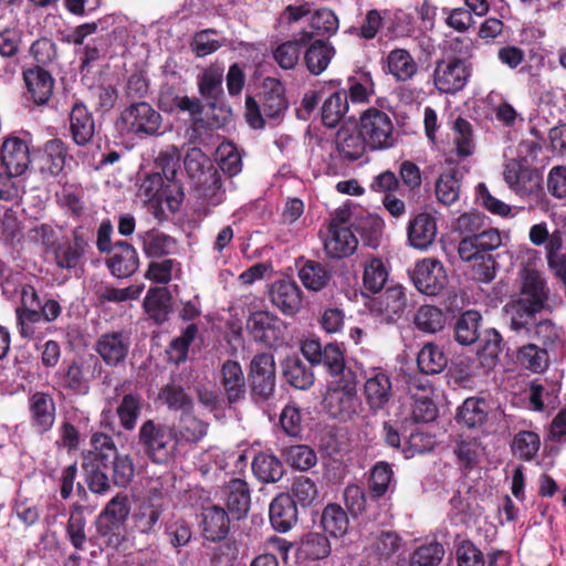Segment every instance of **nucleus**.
Segmentation results:
<instances>
[{"instance_id":"obj_49","label":"nucleus","mask_w":566,"mask_h":566,"mask_svg":"<svg viewBox=\"0 0 566 566\" xmlns=\"http://www.w3.org/2000/svg\"><path fill=\"white\" fill-rule=\"evenodd\" d=\"M323 365L331 376L346 378L352 377V371L346 370L344 353L337 344H327L324 346L322 358L317 365Z\"/></svg>"},{"instance_id":"obj_5","label":"nucleus","mask_w":566,"mask_h":566,"mask_svg":"<svg viewBox=\"0 0 566 566\" xmlns=\"http://www.w3.org/2000/svg\"><path fill=\"white\" fill-rule=\"evenodd\" d=\"M250 396L256 403L269 401L275 391V360L269 353L256 354L248 374Z\"/></svg>"},{"instance_id":"obj_28","label":"nucleus","mask_w":566,"mask_h":566,"mask_svg":"<svg viewBox=\"0 0 566 566\" xmlns=\"http://www.w3.org/2000/svg\"><path fill=\"white\" fill-rule=\"evenodd\" d=\"M407 231L410 245L426 250L437 237V221L431 214L422 212L409 221Z\"/></svg>"},{"instance_id":"obj_43","label":"nucleus","mask_w":566,"mask_h":566,"mask_svg":"<svg viewBox=\"0 0 566 566\" xmlns=\"http://www.w3.org/2000/svg\"><path fill=\"white\" fill-rule=\"evenodd\" d=\"M336 147L343 159L354 161L363 157L368 145L360 132L356 134L340 128L336 135Z\"/></svg>"},{"instance_id":"obj_10","label":"nucleus","mask_w":566,"mask_h":566,"mask_svg":"<svg viewBox=\"0 0 566 566\" xmlns=\"http://www.w3.org/2000/svg\"><path fill=\"white\" fill-rule=\"evenodd\" d=\"M164 511L165 505L159 496L143 499L133 511L132 531L146 536L156 535Z\"/></svg>"},{"instance_id":"obj_29","label":"nucleus","mask_w":566,"mask_h":566,"mask_svg":"<svg viewBox=\"0 0 566 566\" xmlns=\"http://www.w3.org/2000/svg\"><path fill=\"white\" fill-rule=\"evenodd\" d=\"M271 300L284 314L293 315L301 308L302 291L295 282L279 281L272 285Z\"/></svg>"},{"instance_id":"obj_35","label":"nucleus","mask_w":566,"mask_h":566,"mask_svg":"<svg viewBox=\"0 0 566 566\" xmlns=\"http://www.w3.org/2000/svg\"><path fill=\"white\" fill-rule=\"evenodd\" d=\"M203 535L209 541H220L229 533V516L224 509L212 505L202 512Z\"/></svg>"},{"instance_id":"obj_16","label":"nucleus","mask_w":566,"mask_h":566,"mask_svg":"<svg viewBox=\"0 0 566 566\" xmlns=\"http://www.w3.org/2000/svg\"><path fill=\"white\" fill-rule=\"evenodd\" d=\"M544 307H536L535 303L517 298L509 302L504 307L505 318L512 331L517 334L531 335L536 314Z\"/></svg>"},{"instance_id":"obj_41","label":"nucleus","mask_w":566,"mask_h":566,"mask_svg":"<svg viewBox=\"0 0 566 566\" xmlns=\"http://www.w3.org/2000/svg\"><path fill=\"white\" fill-rule=\"evenodd\" d=\"M144 306L155 323L161 324L166 322L171 311L169 292L165 287L150 289L145 297Z\"/></svg>"},{"instance_id":"obj_39","label":"nucleus","mask_w":566,"mask_h":566,"mask_svg":"<svg viewBox=\"0 0 566 566\" xmlns=\"http://www.w3.org/2000/svg\"><path fill=\"white\" fill-rule=\"evenodd\" d=\"M308 44L304 53L305 65L312 74L319 75L329 65L335 50L323 40L311 41Z\"/></svg>"},{"instance_id":"obj_60","label":"nucleus","mask_w":566,"mask_h":566,"mask_svg":"<svg viewBox=\"0 0 566 566\" xmlns=\"http://www.w3.org/2000/svg\"><path fill=\"white\" fill-rule=\"evenodd\" d=\"M482 343L479 358L483 366L490 368L495 365L502 352V336L497 331L489 329L485 332Z\"/></svg>"},{"instance_id":"obj_59","label":"nucleus","mask_w":566,"mask_h":566,"mask_svg":"<svg viewBox=\"0 0 566 566\" xmlns=\"http://www.w3.org/2000/svg\"><path fill=\"white\" fill-rule=\"evenodd\" d=\"M530 338L536 339L547 350L553 348L560 339V328L556 324L548 319L535 321L532 326L531 335H526Z\"/></svg>"},{"instance_id":"obj_8","label":"nucleus","mask_w":566,"mask_h":566,"mask_svg":"<svg viewBox=\"0 0 566 566\" xmlns=\"http://www.w3.org/2000/svg\"><path fill=\"white\" fill-rule=\"evenodd\" d=\"M117 125L126 133L151 136L159 134L161 115L146 102L133 103L122 112Z\"/></svg>"},{"instance_id":"obj_46","label":"nucleus","mask_w":566,"mask_h":566,"mask_svg":"<svg viewBox=\"0 0 566 566\" xmlns=\"http://www.w3.org/2000/svg\"><path fill=\"white\" fill-rule=\"evenodd\" d=\"M321 524L331 536L342 537L348 531L349 520L339 505L328 504L322 513Z\"/></svg>"},{"instance_id":"obj_1","label":"nucleus","mask_w":566,"mask_h":566,"mask_svg":"<svg viewBox=\"0 0 566 566\" xmlns=\"http://www.w3.org/2000/svg\"><path fill=\"white\" fill-rule=\"evenodd\" d=\"M503 244L501 231L495 228L484 229L476 235L463 237L458 245L462 261L473 262V275L481 282H491L496 274L497 262L490 253Z\"/></svg>"},{"instance_id":"obj_27","label":"nucleus","mask_w":566,"mask_h":566,"mask_svg":"<svg viewBox=\"0 0 566 566\" xmlns=\"http://www.w3.org/2000/svg\"><path fill=\"white\" fill-rule=\"evenodd\" d=\"M70 130L72 139L78 146L87 145L95 134L92 113L82 102H76L70 112Z\"/></svg>"},{"instance_id":"obj_52","label":"nucleus","mask_w":566,"mask_h":566,"mask_svg":"<svg viewBox=\"0 0 566 566\" xmlns=\"http://www.w3.org/2000/svg\"><path fill=\"white\" fill-rule=\"evenodd\" d=\"M453 144L455 154L460 158H467L474 153L475 143L472 125L459 117L453 124Z\"/></svg>"},{"instance_id":"obj_2","label":"nucleus","mask_w":566,"mask_h":566,"mask_svg":"<svg viewBox=\"0 0 566 566\" xmlns=\"http://www.w3.org/2000/svg\"><path fill=\"white\" fill-rule=\"evenodd\" d=\"M138 443L144 453L158 464H167L178 453L177 442L174 436V426L146 420L138 431Z\"/></svg>"},{"instance_id":"obj_17","label":"nucleus","mask_w":566,"mask_h":566,"mask_svg":"<svg viewBox=\"0 0 566 566\" xmlns=\"http://www.w3.org/2000/svg\"><path fill=\"white\" fill-rule=\"evenodd\" d=\"M66 158V144L59 138L50 139L40 151L38 158L39 171L44 177H56L63 171Z\"/></svg>"},{"instance_id":"obj_21","label":"nucleus","mask_w":566,"mask_h":566,"mask_svg":"<svg viewBox=\"0 0 566 566\" xmlns=\"http://www.w3.org/2000/svg\"><path fill=\"white\" fill-rule=\"evenodd\" d=\"M88 368L90 364L87 360H73L56 371V382L60 387L73 392L86 394L90 388Z\"/></svg>"},{"instance_id":"obj_6","label":"nucleus","mask_w":566,"mask_h":566,"mask_svg":"<svg viewBox=\"0 0 566 566\" xmlns=\"http://www.w3.org/2000/svg\"><path fill=\"white\" fill-rule=\"evenodd\" d=\"M130 513L129 500L125 494L114 496L96 520V532L108 546L117 547L122 542L120 527Z\"/></svg>"},{"instance_id":"obj_9","label":"nucleus","mask_w":566,"mask_h":566,"mask_svg":"<svg viewBox=\"0 0 566 566\" xmlns=\"http://www.w3.org/2000/svg\"><path fill=\"white\" fill-rule=\"evenodd\" d=\"M88 248V231L77 227L72 231L71 238L52 245L49 254L59 269L71 271L81 264Z\"/></svg>"},{"instance_id":"obj_40","label":"nucleus","mask_w":566,"mask_h":566,"mask_svg":"<svg viewBox=\"0 0 566 566\" xmlns=\"http://www.w3.org/2000/svg\"><path fill=\"white\" fill-rule=\"evenodd\" d=\"M252 471L255 478L263 483H275L284 474V468L280 459L268 453H259L254 457Z\"/></svg>"},{"instance_id":"obj_54","label":"nucleus","mask_w":566,"mask_h":566,"mask_svg":"<svg viewBox=\"0 0 566 566\" xmlns=\"http://www.w3.org/2000/svg\"><path fill=\"white\" fill-rule=\"evenodd\" d=\"M388 279V271L380 259H371L364 266L363 286L371 293L382 290Z\"/></svg>"},{"instance_id":"obj_20","label":"nucleus","mask_w":566,"mask_h":566,"mask_svg":"<svg viewBox=\"0 0 566 566\" xmlns=\"http://www.w3.org/2000/svg\"><path fill=\"white\" fill-rule=\"evenodd\" d=\"M106 264L111 273L119 279L133 275L139 265V260L134 247L126 241H117Z\"/></svg>"},{"instance_id":"obj_45","label":"nucleus","mask_w":566,"mask_h":566,"mask_svg":"<svg viewBox=\"0 0 566 566\" xmlns=\"http://www.w3.org/2000/svg\"><path fill=\"white\" fill-rule=\"evenodd\" d=\"M197 189L199 191V196L212 206L221 203L224 199L221 175L211 165L208 166L203 178L197 181Z\"/></svg>"},{"instance_id":"obj_55","label":"nucleus","mask_w":566,"mask_h":566,"mask_svg":"<svg viewBox=\"0 0 566 566\" xmlns=\"http://www.w3.org/2000/svg\"><path fill=\"white\" fill-rule=\"evenodd\" d=\"M413 323L424 333H437L443 328L446 317L438 307L423 305L417 311Z\"/></svg>"},{"instance_id":"obj_57","label":"nucleus","mask_w":566,"mask_h":566,"mask_svg":"<svg viewBox=\"0 0 566 566\" xmlns=\"http://www.w3.org/2000/svg\"><path fill=\"white\" fill-rule=\"evenodd\" d=\"M292 499L303 507L312 505L318 500L316 483L304 475L296 476L291 486Z\"/></svg>"},{"instance_id":"obj_11","label":"nucleus","mask_w":566,"mask_h":566,"mask_svg":"<svg viewBox=\"0 0 566 566\" xmlns=\"http://www.w3.org/2000/svg\"><path fill=\"white\" fill-rule=\"evenodd\" d=\"M468 77L469 71L463 60L450 59L437 62L433 78L440 92L453 94L461 91Z\"/></svg>"},{"instance_id":"obj_25","label":"nucleus","mask_w":566,"mask_h":566,"mask_svg":"<svg viewBox=\"0 0 566 566\" xmlns=\"http://www.w3.org/2000/svg\"><path fill=\"white\" fill-rule=\"evenodd\" d=\"M31 423L38 432L49 431L55 421V403L51 395L35 392L29 399Z\"/></svg>"},{"instance_id":"obj_19","label":"nucleus","mask_w":566,"mask_h":566,"mask_svg":"<svg viewBox=\"0 0 566 566\" xmlns=\"http://www.w3.org/2000/svg\"><path fill=\"white\" fill-rule=\"evenodd\" d=\"M247 329L254 340L271 345L281 335V321L268 311L254 312L247 321Z\"/></svg>"},{"instance_id":"obj_37","label":"nucleus","mask_w":566,"mask_h":566,"mask_svg":"<svg viewBox=\"0 0 566 566\" xmlns=\"http://www.w3.org/2000/svg\"><path fill=\"white\" fill-rule=\"evenodd\" d=\"M349 111L348 94L337 91L327 97L322 106V122L327 127H336L345 120Z\"/></svg>"},{"instance_id":"obj_38","label":"nucleus","mask_w":566,"mask_h":566,"mask_svg":"<svg viewBox=\"0 0 566 566\" xmlns=\"http://www.w3.org/2000/svg\"><path fill=\"white\" fill-rule=\"evenodd\" d=\"M298 277L308 291L318 292L325 289L332 280V271L326 265L307 260L298 270Z\"/></svg>"},{"instance_id":"obj_26","label":"nucleus","mask_w":566,"mask_h":566,"mask_svg":"<svg viewBox=\"0 0 566 566\" xmlns=\"http://www.w3.org/2000/svg\"><path fill=\"white\" fill-rule=\"evenodd\" d=\"M269 515L273 528L285 533L297 522L296 503L290 494H279L270 504Z\"/></svg>"},{"instance_id":"obj_12","label":"nucleus","mask_w":566,"mask_h":566,"mask_svg":"<svg viewBox=\"0 0 566 566\" xmlns=\"http://www.w3.org/2000/svg\"><path fill=\"white\" fill-rule=\"evenodd\" d=\"M412 281L419 292L427 295H437L447 284L446 270L439 261L424 259L417 263Z\"/></svg>"},{"instance_id":"obj_30","label":"nucleus","mask_w":566,"mask_h":566,"mask_svg":"<svg viewBox=\"0 0 566 566\" xmlns=\"http://www.w3.org/2000/svg\"><path fill=\"white\" fill-rule=\"evenodd\" d=\"M313 40V32L301 31L292 40L279 45L273 51L275 62L284 70H292L300 60L301 49Z\"/></svg>"},{"instance_id":"obj_42","label":"nucleus","mask_w":566,"mask_h":566,"mask_svg":"<svg viewBox=\"0 0 566 566\" xmlns=\"http://www.w3.org/2000/svg\"><path fill=\"white\" fill-rule=\"evenodd\" d=\"M526 184L517 188L515 192L520 198L526 200L530 210L541 209L547 211L549 201L542 185V177L538 172L526 177Z\"/></svg>"},{"instance_id":"obj_23","label":"nucleus","mask_w":566,"mask_h":566,"mask_svg":"<svg viewBox=\"0 0 566 566\" xmlns=\"http://www.w3.org/2000/svg\"><path fill=\"white\" fill-rule=\"evenodd\" d=\"M221 386L229 403H237L245 398V377L238 361L229 359L222 364Z\"/></svg>"},{"instance_id":"obj_7","label":"nucleus","mask_w":566,"mask_h":566,"mask_svg":"<svg viewBox=\"0 0 566 566\" xmlns=\"http://www.w3.org/2000/svg\"><path fill=\"white\" fill-rule=\"evenodd\" d=\"M324 408L331 417L343 421L352 419L360 406L356 386L349 378L331 385L323 399Z\"/></svg>"},{"instance_id":"obj_56","label":"nucleus","mask_w":566,"mask_h":566,"mask_svg":"<svg viewBox=\"0 0 566 566\" xmlns=\"http://www.w3.org/2000/svg\"><path fill=\"white\" fill-rule=\"evenodd\" d=\"M159 399L170 409L189 412L192 409V399L185 390L175 384L166 385L159 392Z\"/></svg>"},{"instance_id":"obj_53","label":"nucleus","mask_w":566,"mask_h":566,"mask_svg":"<svg viewBox=\"0 0 566 566\" xmlns=\"http://www.w3.org/2000/svg\"><path fill=\"white\" fill-rule=\"evenodd\" d=\"M140 412L142 399L139 396L133 394L125 395L116 408L119 423L127 431L135 429Z\"/></svg>"},{"instance_id":"obj_32","label":"nucleus","mask_w":566,"mask_h":566,"mask_svg":"<svg viewBox=\"0 0 566 566\" xmlns=\"http://www.w3.org/2000/svg\"><path fill=\"white\" fill-rule=\"evenodd\" d=\"M209 424L189 412L180 416L178 424L174 426V436L177 447L185 443H198L208 433Z\"/></svg>"},{"instance_id":"obj_33","label":"nucleus","mask_w":566,"mask_h":566,"mask_svg":"<svg viewBox=\"0 0 566 566\" xmlns=\"http://www.w3.org/2000/svg\"><path fill=\"white\" fill-rule=\"evenodd\" d=\"M285 380L294 388L306 390L314 384V373L298 356H287L282 363Z\"/></svg>"},{"instance_id":"obj_48","label":"nucleus","mask_w":566,"mask_h":566,"mask_svg":"<svg viewBox=\"0 0 566 566\" xmlns=\"http://www.w3.org/2000/svg\"><path fill=\"white\" fill-rule=\"evenodd\" d=\"M489 403L484 399L468 398L461 406L458 417L469 428L482 426L489 415Z\"/></svg>"},{"instance_id":"obj_62","label":"nucleus","mask_w":566,"mask_h":566,"mask_svg":"<svg viewBox=\"0 0 566 566\" xmlns=\"http://www.w3.org/2000/svg\"><path fill=\"white\" fill-rule=\"evenodd\" d=\"M223 70L220 67H209L198 78L200 94L210 99H217L222 92Z\"/></svg>"},{"instance_id":"obj_14","label":"nucleus","mask_w":566,"mask_h":566,"mask_svg":"<svg viewBox=\"0 0 566 566\" xmlns=\"http://www.w3.org/2000/svg\"><path fill=\"white\" fill-rule=\"evenodd\" d=\"M130 347V337L126 332H111L99 336L95 350L108 366L124 363Z\"/></svg>"},{"instance_id":"obj_50","label":"nucleus","mask_w":566,"mask_h":566,"mask_svg":"<svg viewBox=\"0 0 566 566\" xmlns=\"http://www.w3.org/2000/svg\"><path fill=\"white\" fill-rule=\"evenodd\" d=\"M417 364L422 374H439L447 366V357L437 345L428 343L418 353Z\"/></svg>"},{"instance_id":"obj_4","label":"nucleus","mask_w":566,"mask_h":566,"mask_svg":"<svg viewBox=\"0 0 566 566\" xmlns=\"http://www.w3.org/2000/svg\"><path fill=\"white\" fill-rule=\"evenodd\" d=\"M359 130L371 150H385L394 147V123L384 111L371 107L360 116Z\"/></svg>"},{"instance_id":"obj_24","label":"nucleus","mask_w":566,"mask_h":566,"mask_svg":"<svg viewBox=\"0 0 566 566\" xmlns=\"http://www.w3.org/2000/svg\"><path fill=\"white\" fill-rule=\"evenodd\" d=\"M23 80L28 94L36 105L45 104L54 87L52 75L41 66L30 67L23 71Z\"/></svg>"},{"instance_id":"obj_44","label":"nucleus","mask_w":566,"mask_h":566,"mask_svg":"<svg viewBox=\"0 0 566 566\" xmlns=\"http://www.w3.org/2000/svg\"><path fill=\"white\" fill-rule=\"evenodd\" d=\"M481 315L476 311H467L457 319L454 325L455 340L469 346L474 344L480 337Z\"/></svg>"},{"instance_id":"obj_31","label":"nucleus","mask_w":566,"mask_h":566,"mask_svg":"<svg viewBox=\"0 0 566 566\" xmlns=\"http://www.w3.org/2000/svg\"><path fill=\"white\" fill-rule=\"evenodd\" d=\"M384 72L392 75L397 81L405 82L417 74L418 65L407 50L395 49L386 57Z\"/></svg>"},{"instance_id":"obj_51","label":"nucleus","mask_w":566,"mask_h":566,"mask_svg":"<svg viewBox=\"0 0 566 566\" xmlns=\"http://www.w3.org/2000/svg\"><path fill=\"white\" fill-rule=\"evenodd\" d=\"M548 350L535 344H527L517 352L518 363L533 373L544 371L549 364Z\"/></svg>"},{"instance_id":"obj_18","label":"nucleus","mask_w":566,"mask_h":566,"mask_svg":"<svg viewBox=\"0 0 566 566\" xmlns=\"http://www.w3.org/2000/svg\"><path fill=\"white\" fill-rule=\"evenodd\" d=\"M364 392L370 409L377 411L384 409L392 397V385L389 376L374 369L367 376Z\"/></svg>"},{"instance_id":"obj_15","label":"nucleus","mask_w":566,"mask_h":566,"mask_svg":"<svg viewBox=\"0 0 566 566\" xmlns=\"http://www.w3.org/2000/svg\"><path fill=\"white\" fill-rule=\"evenodd\" d=\"M407 306V298L401 286L388 287L381 295L374 298L370 311L387 324L401 317Z\"/></svg>"},{"instance_id":"obj_58","label":"nucleus","mask_w":566,"mask_h":566,"mask_svg":"<svg viewBox=\"0 0 566 566\" xmlns=\"http://www.w3.org/2000/svg\"><path fill=\"white\" fill-rule=\"evenodd\" d=\"M220 169L230 177L237 176L242 170V157L233 143H222L218 149Z\"/></svg>"},{"instance_id":"obj_64","label":"nucleus","mask_w":566,"mask_h":566,"mask_svg":"<svg viewBox=\"0 0 566 566\" xmlns=\"http://www.w3.org/2000/svg\"><path fill=\"white\" fill-rule=\"evenodd\" d=\"M286 462L294 469L306 471L315 465L316 454L307 446L296 444L284 450Z\"/></svg>"},{"instance_id":"obj_13","label":"nucleus","mask_w":566,"mask_h":566,"mask_svg":"<svg viewBox=\"0 0 566 566\" xmlns=\"http://www.w3.org/2000/svg\"><path fill=\"white\" fill-rule=\"evenodd\" d=\"M31 164L28 144L19 137H8L0 149V165L13 176H22Z\"/></svg>"},{"instance_id":"obj_22","label":"nucleus","mask_w":566,"mask_h":566,"mask_svg":"<svg viewBox=\"0 0 566 566\" xmlns=\"http://www.w3.org/2000/svg\"><path fill=\"white\" fill-rule=\"evenodd\" d=\"M357 239L347 227L331 223L324 239L326 254L333 259L350 255L357 248Z\"/></svg>"},{"instance_id":"obj_3","label":"nucleus","mask_w":566,"mask_h":566,"mask_svg":"<svg viewBox=\"0 0 566 566\" xmlns=\"http://www.w3.org/2000/svg\"><path fill=\"white\" fill-rule=\"evenodd\" d=\"M286 109L287 102L284 97V90L280 83L273 80L265 83L261 104L251 96L245 99V118L254 129L263 128L265 118H280Z\"/></svg>"},{"instance_id":"obj_63","label":"nucleus","mask_w":566,"mask_h":566,"mask_svg":"<svg viewBox=\"0 0 566 566\" xmlns=\"http://www.w3.org/2000/svg\"><path fill=\"white\" fill-rule=\"evenodd\" d=\"M444 556L441 544L432 542L418 547L410 558V566H438Z\"/></svg>"},{"instance_id":"obj_61","label":"nucleus","mask_w":566,"mask_h":566,"mask_svg":"<svg viewBox=\"0 0 566 566\" xmlns=\"http://www.w3.org/2000/svg\"><path fill=\"white\" fill-rule=\"evenodd\" d=\"M198 334V327L196 324H190L184 331L182 335L175 338L167 350L169 360L175 364H180L187 359L189 345L195 340Z\"/></svg>"},{"instance_id":"obj_36","label":"nucleus","mask_w":566,"mask_h":566,"mask_svg":"<svg viewBox=\"0 0 566 566\" xmlns=\"http://www.w3.org/2000/svg\"><path fill=\"white\" fill-rule=\"evenodd\" d=\"M518 276L521 280V293L524 295L522 298L535 303L536 307H544L548 300V287L543 273L541 271L528 272Z\"/></svg>"},{"instance_id":"obj_47","label":"nucleus","mask_w":566,"mask_h":566,"mask_svg":"<svg viewBox=\"0 0 566 566\" xmlns=\"http://www.w3.org/2000/svg\"><path fill=\"white\" fill-rule=\"evenodd\" d=\"M460 179L458 171L453 168L440 175L436 182V196L440 203L451 206L458 201L460 196Z\"/></svg>"},{"instance_id":"obj_34","label":"nucleus","mask_w":566,"mask_h":566,"mask_svg":"<svg viewBox=\"0 0 566 566\" xmlns=\"http://www.w3.org/2000/svg\"><path fill=\"white\" fill-rule=\"evenodd\" d=\"M227 507L237 518L243 517L251 504L248 483L241 479L231 480L224 488Z\"/></svg>"}]
</instances>
